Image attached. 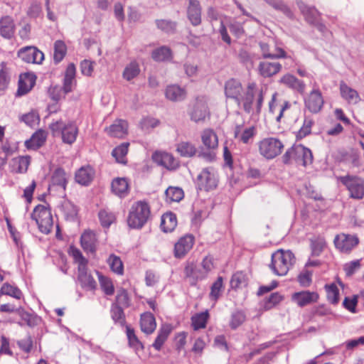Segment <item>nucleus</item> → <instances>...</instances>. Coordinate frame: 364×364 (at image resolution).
Masks as SVG:
<instances>
[{"label": "nucleus", "mask_w": 364, "mask_h": 364, "mask_svg": "<svg viewBox=\"0 0 364 364\" xmlns=\"http://www.w3.org/2000/svg\"><path fill=\"white\" fill-rule=\"evenodd\" d=\"M68 177V175L63 168H57L52 175L51 181L49 185V189L65 191Z\"/></svg>", "instance_id": "nucleus-20"}, {"label": "nucleus", "mask_w": 364, "mask_h": 364, "mask_svg": "<svg viewBox=\"0 0 364 364\" xmlns=\"http://www.w3.org/2000/svg\"><path fill=\"white\" fill-rule=\"evenodd\" d=\"M241 82L235 78H230L225 82L224 91L227 98L232 99L236 102L239 101L245 92Z\"/></svg>", "instance_id": "nucleus-15"}, {"label": "nucleus", "mask_w": 364, "mask_h": 364, "mask_svg": "<svg viewBox=\"0 0 364 364\" xmlns=\"http://www.w3.org/2000/svg\"><path fill=\"white\" fill-rule=\"evenodd\" d=\"M191 119L196 123L203 122L210 117L208 104L204 98H198L189 112Z\"/></svg>", "instance_id": "nucleus-12"}, {"label": "nucleus", "mask_w": 364, "mask_h": 364, "mask_svg": "<svg viewBox=\"0 0 364 364\" xmlns=\"http://www.w3.org/2000/svg\"><path fill=\"white\" fill-rule=\"evenodd\" d=\"M222 290L223 278L219 277L211 287L210 298L214 301H216L220 297Z\"/></svg>", "instance_id": "nucleus-59"}, {"label": "nucleus", "mask_w": 364, "mask_h": 364, "mask_svg": "<svg viewBox=\"0 0 364 364\" xmlns=\"http://www.w3.org/2000/svg\"><path fill=\"white\" fill-rule=\"evenodd\" d=\"M340 181L346 187L350 198L360 200L364 197L363 178L348 175L341 177Z\"/></svg>", "instance_id": "nucleus-11"}, {"label": "nucleus", "mask_w": 364, "mask_h": 364, "mask_svg": "<svg viewBox=\"0 0 364 364\" xmlns=\"http://www.w3.org/2000/svg\"><path fill=\"white\" fill-rule=\"evenodd\" d=\"M95 171L90 166L80 168L75 173L76 181L82 185H88L93 179Z\"/></svg>", "instance_id": "nucleus-33"}, {"label": "nucleus", "mask_w": 364, "mask_h": 364, "mask_svg": "<svg viewBox=\"0 0 364 364\" xmlns=\"http://www.w3.org/2000/svg\"><path fill=\"white\" fill-rule=\"evenodd\" d=\"M21 120L29 127H34L39 122L38 114L35 111H31L21 117Z\"/></svg>", "instance_id": "nucleus-60"}, {"label": "nucleus", "mask_w": 364, "mask_h": 364, "mask_svg": "<svg viewBox=\"0 0 364 364\" xmlns=\"http://www.w3.org/2000/svg\"><path fill=\"white\" fill-rule=\"evenodd\" d=\"M128 124L122 119H117L106 128L107 134L112 137L123 138L127 134Z\"/></svg>", "instance_id": "nucleus-29"}, {"label": "nucleus", "mask_w": 364, "mask_h": 364, "mask_svg": "<svg viewBox=\"0 0 364 364\" xmlns=\"http://www.w3.org/2000/svg\"><path fill=\"white\" fill-rule=\"evenodd\" d=\"M172 331V327L169 324H164L160 328L158 335L155 339V341L152 344V346L156 350H160L167 340L169 334Z\"/></svg>", "instance_id": "nucleus-36"}, {"label": "nucleus", "mask_w": 364, "mask_h": 364, "mask_svg": "<svg viewBox=\"0 0 364 364\" xmlns=\"http://www.w3.org/2000/svg\"><path fill=\"white\" fill-rule=\"evenodd\" d=\"M279 83L290 88L300 94H304L306 90V85L302 81L289 73L284 75L279 80Z\"/></svg>", "instance_id": "nucleus-21"}, {"label": "nucleus", "mask_w": 364, "mask_h": 364, "mask_svg": "<svg viewBox=\"0 0 364 364\" xmlns=\"http://www.w3.org/2000/svg\"><path fill=\"white\" fill-rule=\"evenodd\" d=\"M49 127L53 135L60 136L63 143L71 145L76 141L79 129L75 122H65L60 119L51 123Z\"/></svg>", "instance_id": "nucleus-5"}, {"label": "nucleus", "mask_w": 364, "mask_h": 364, "mask_svg": "<svg viewBox=\"0 0 364 364\" xmlns=\"http://www.w3.org/2000/svg\"><path fill=\"white\" fill-rule=\"evenodd\" d=\"M259 154L267 159H272L279 155L283 149V143L277 138H264L258 143Z\"/></svg>", "instance_id": "nucleus-8"}, {"label": "nucleus", "mask_w": 364, "mask_h": 364, "mask_svg": "<svg viewBox=\"0 0 364 364\" xmlns=\"http://www.w3.org/2000/svg\"><path fill=\"white\" fill-rule=\"evenodd\" d=\"M218 181V171L213 167L203 168L197 176V186L198 188L205 191L216 188Z\"/></svg>", "instance_id": "nucleus-9"}, {"label": "nucleus", "mask_w": 364, "mask_h": 364, "mask_svg": "<svg viewBox=\"0 0 364 364\" xmlns=\"http://www.w3.org/2000/svg\"><path fill=\"white\" fill-rule=\"evenodd\" d=\"M159 124V121L154 118H144L140 122L141 129L148 131L149 129L156 127Z\"/></svg>", "instance_id": "nucleus-64"}, {"label": "nucleus", "mask_w": 364, "mask_h": 364, "mask_svg": "<svg viewBox=\"0 0 364 364\" xmlns=\"http://www.w3.org/2000/svg\"><path fill=\"white\" fill-rule=\"evenodd\" d=\"M299 8L306 20L311 24L314 25L321 32L326 31V26L320 22V14L314 8L309 6L303 3L299 4Z\"/></svg>", "instance_id": "nucleus-17"}, {"label": "nucleus", "mask_w": 364, "mask_h": 364, "mask_svg": "<svg viewBox=\"0 0 364 364\" xmlns=\"http://www.w3.org/2000/svg\"><path fill=\"white\" fill-rule=\"evenodd\" d=\"M107 263L111 270L117 274L122 275L124 273V265L120 257L112 254L108 259Z\"/></svg>", "instance_id": "nucleus-44"}, {"label": "nucleus", "mask_w": 364, "mask_h": 364, "mask_svg": "<svg viewBox=\"0 0 364 364\" xmlns=\"http://www.w3.org/2000/svg\"><path fill=\"white\" fill-rule=\"evenodd\" d=\"M208 317L209 314L208 311L202 312L193 316L191 318V321L193 329L198 330L200 328H204L206 326Z\"/></svg>", "instance_id": "nucleus-47"}, {"label": "nucleus", "mask_w": 364, "mask_h": 364, "mask_svg": "<svg viewBox=\"0 0 364 364\" xmlns=\"http://www.w3.org/2000/svg\"><path fill=\"white\" fill-rule=\"evenodd\" d=\"M31 162V158L28 156H20L11 159L9 167L11 172L16 173H23L27 171Z\"/></svg>", "instance_id": "nucleus-30"}, {"label": "nucleus", "mask_w": 364, "mask_h": 364, "mask_svg": "<svg viewBox=\"0 0 364 364\" xmlns=\"http://www.w3.org/2000/svg\"><path fill=\"white\" fill-rule=\"evenodd\" d=\"M31 218L36 221L39 230L48 234L51 232L53 226V220L50 209L44 205H38L31 213Z\"/></svg>", "instance_id": "nucleus-6"}, {"label": "nucleus", "mask_w": 364, "mask_h": 364, "mask_svg": "<svg viewBox=\"0 0 364 364\" xmlns=\"http://www.w3.org/2000/svg\"><path fill=\"white\" fill-rule=\"evenodd\" d=\"M112 190L115 195L119 197L127 196L129 191V185L127 179L118 178L113 180L112 183Z\"/></svg>", "instance_id": "nucleus-39"}, {"label": "nucleus", "mask_w": 364, "mask_h": 364, "mask_svg": "<svg viewBox=\"0 0 364 364\" xmlns=\"http://www.w3.org/2000/svg\"><path fill=\"white\" fill-rule=\"evenodd\" d=\"M97 274L98 275L99 282L102 291L108 296L112 295L114 292V287L112 280L109 278L103 276L99 272H97Z\"/></svg>", "instance_id": "nucleus-48"}, {"label": "nucleus", "mask_w": 364, "mask_h": 364, "mask_svg": "<svg viewBox=\"0 0 364 364\" xmlns=\"http://www.w3.org/2000/svg\"><path fill=\"white\" fill-rule=\"evenodd\" d=\"M177 151L184 157H191L196 153V148L189 141H181L177 145Z\"/></svg>", "instance_id": "nucleus-43"}, {"label": "nucleus", "mask_w": 364, "mask_h": 364, "mask_svg": "<svg viewBox=\"0 0 364 364\" xmlns=\"http://www.w3.org/2000/svg\"><path fill=\"white\" fill-rule=\"evenodd\" d=\"M36 76L31 73H23L20 75L17 95L22 96L27 94L34 86Z\"/></svg>", "instance_id": "nucleus-25"}, {"label": "nucleus", "mask_w": 364, "mask_h": 364, "mask_svg": "<svg viewBox=\"0 0 364 364\" xmlns=\"http://www.w3.org/2000/svg\"><path fill=\"white\" fill-rule=\"evenodd\" d=\"M111 316L115 323L124 325L125 322L123 309L118 304H112L111 307Z\"/></svg>", "instance_id": "nucleus-55"}, {"label": "nucleus", "mask_w": 364, "mask_h": 364, "mask_svg": "<svg viewBox=\"0 0 364 364\" xmlns=\"http://www.w3.org/2000/svg\"><path fill=\"white\" fill-rule=\"evenodd\" d=\"M327 299L333 304H336L339 301V290L337 286L334 284L326 285L325 287Z\"/></svg>", "instance_id": "nucleus-52"}, {"label": "nucleus", "mask_w": 364, "mask_h": 364, "mask_svg": "<svg viewBox=\"0 0 364 364\" xmlns=\"http://www.w3.org/2000/svg\"><path fill=\"white\" fill-rule=\"evenodd\" d=\"M66 46L62 41H57L54 43V61L58 63L60 62L66 54Z\"/></svg>", "instance_id": "nucleus-51"}, {"label": "nucleus", "mask_w": 364, "mask_h": 364, "mask_svg": "<svg viewBox=\"0 0 364 364\" xmlns=\"http://www.w3.org/2000/svg\"><path fill=\"white\" fill-rule=\"evenodd\" d=\"M294 161L304 166L311 164L313 161L311 151L301 144L294 145Z\"/></svg>", "instance_id": "nucleus-23"}, {"label": "nucleus", "mask_w": 364, "mask_h": 364, "mask_svg": "<svg viewBox=\"0 0 364 364\" xmlns=\"http://www.w3.org/2000/svg\"><path fill=\"white\" fill-rule=\"evenodd\" d=\"M264 96L262 88H259L255 82H249L237 104L248 114H259L261 112Z\"/></svg>", "instance_id": "nucleus-1"}, {"label": "nucleus", "mask_w": 364, "mask_h": 364, "mask_svg": "<svg viewBox=\"0 0 364 364\" xmlns=\"http://www.w3.org/2000/svg\"><path fill=\"white\" fill-rule=\"evenodd\" d=\"M176 225L177 218L174 213L168 212L162 215L161 228L164 232H171L176 228Z\"/></svg>", "instance_id": "nucleus-37"}, {"label": "nucleus", "mask_w": 364, "mask_h": 364, "mask_svg": "<svg viewBox=\"0 0 364 364\" xmlns=\"http://www.w3.org/2000/svg\"><path fill=\"white\" fill-rule=\"evenodd\" d=\"M1 70H0V94L3 92L8 87L9 83V71L6 68V65L4 62L1 63Z\"/></svg>", "instance_id": "nucleus-53"}, {"label": "nucleus", "mask_w": 364, "mask_h": 364, "mask_svg": "<svg viewBox=\"0 0 364 364\" xmlns=\"http://www.w3.org/2000/svg\"><path fill=\"white\" fill-rule=\"evenodd\" d=\"M186 338L187 333L184 331L180 332L176 335V348L178 352L184 348L186 344Z\"/></svg>", "instance_id": "nucleus-63"}, {"label": "nucleus", "mask_w": 364, "mask_h": 364, "mask_svg": "<svg viewBox=\"0 0 364 364\" xmlns=\"http://www.w3.org/2000/svg\"><path fill=\"white\" fill-rule=\"evenodd\" d=\"M340 94L341 97L348 104H358L360 101L358 92L349 87L345 82L341 81L339 85Z\"/></svg>", "instance_id": "nucleus-26"}, {"label": "nucleus", "mask_w": 364, "mask_h": 364, "mask_svg": "<svg viewBox=\"0 0 364 364\" xmlns=\"http://www.w3.org/2000/svg\"><path fill=\"white\" fill-rule=\"evenodd\" d=\"M139 73L140 68L139 64L133 61L125 67L122 75L125 80L129 81L136 77Z\"/></svg>", "instance_id": "nucleus-45"}, {"label": "nucleus", "mask_w": 364, "mask_h": 364, "mask_svg": "<svg viewBox=\"0 0 364 364\" xmlns=\"http://www.w3.org/2000/svg\"><path fill=\"white\" fill-rule=\"evenodd\" d=\"M314 124V120L308 117H306L301 129L299 130L296 137L302 139L311 133V127Z\"/></svg>", "instance_id": "nucleus-57"}, {"label": "nucleus", "mask_w": 364, "mask_h": 364, "mask_svg": "<svg viewBox=\"0 0 364 364\" xmlns=\"http://www.w3.org/2000/svg\"><path fill=\"white\" fill-rule=\"evenodd\" d=\"M1 294L11 296L17 299L22 297V292L19 289L16 287L11 286L9 284H4L1 288Z\"/></svg>", "instance_id": "nucleus-56"}, {"label": "nucleus", "mask_w": 364, "mask_h": 364, "mask_svg": "<svg viewBox=\"0 0 364 364\" xmlns=\"http://www.w3.org/2000/svg\"><path fill=\"white\" fill-rule=\"evenodd\" d=\"M282 65L278 62L262 60L259 63L258 72L263 77H270L281 71Z\"/></svg>", "instance_id": "nucleus-22"}, {"label": "nucleus", "mask_w": 364, "mask_h": 364, "mask_svg": "<svg viewBox=\"0 0 364 364\" xmlns=\"http://www.w3.org/2000/svg\"><path fill=\"white\" fill-rule=\"evenodd\" d=\"M46 139V133L43 130H39L34 133L29 140L25 142L26 146L28 149H37L41 147Z\"/></svg>", "instance_id": "nucleus-38"}, {"label": "nucleus", "mask_w": 364, "mask_h": 364, "mask_svg": "<svg viewBox=\"0 0 364 364\" xmlns=\"http://www.w3.org/2000/svg\"><path fill=\"white\" fill-rule=\"evenodd\" d=\"M358 303V297L357 296H353V297H346L343 301L344 307L348 309L349 311L352 313L356 312V306Z\"/></svg>", "instance_id": "nucleus-62"}, {"label": "nucleus", "mask_w": 364, "mask_h": 364, "mask_svg": "<svg viewBox=\"0 0 364 364\" xmlns=\"http://www.w3.org/2000/svg\"><path fill=\"white\" fill-rule=\"evenodd\" d=\"M18 56L28 63L40 64L44 59L43 53L34 46H26L18 51Z\"/></svg>", "instance_id": "nucleus-16"}, {"label": "nucleus", "mask_w": 364, "mask_h": 364, "mask_svg": "<svg viewBox=\"0 0 364 364\" xmlns=\"http://www.w3.org/2000/svg\"><path fill=\"white\" fill-rule=\"evenodd\" d=\"M99 218L103 227L108 228L114 221L115 216L111 213L105 210L99 212Z\"/></svg>", "instance_id": "nucleus-58"}, {"label": "nucleus", "mask_w": 364, "mask_h": 364, "mask_svg": "<svg viewBox=\"0 0 364 364\" xmlns=\"http://www.w3.org/2000/svg\"><path fill=\"white\" fill-rule=\"evenodd\" d=\"M277 92L272 95V100L269 102V110L276 121L280 122L283 118L287 117L289 114L294 110V107L289 101L277 100Z\"/></svg>", "instance_id": "nucleus-10"}, {"label": "nucleus", "mask_w": 364, "mask_h": 364, "mask_svg": "<svg viewBox=\"0 0 364 364\" xmlns=\"http://www.w3.org/2000/svg\"><path fill=\"white\" fill-rule=\"evenodd\" d=\"M156 25L159 30L166 33H173L176 28V23L168 19H157Z\"/></svg>", "instance_id": "nucleus-50"}, {"label": "nucleus", "mask_w": 364, "mask_h": 364, "mask_svg": "<svg viewBox=\"0 0 364 364\" xmlns=\"http://www.w3.org/2000/svg\"><path fill=\"white\" fill-rule=\"evenodd\" d=\"M70 255L73 257L75 262L77 264V280L82 288L87 290H94L96 288V282L94 278L87 273V259H85L80 250L75 247H70Z\"/></svg>", "instance_id": "nucleus-2"}, {"label": "nucleus", "mask_w": 364, "mask_h": 364, "mask_svg": "<svg viewBox=\"0 0 364 364\" xmlns=\"http://www.w3.org/2000/svg\"><path fill=\"white\" fill-rule=\"evenodd\" d=\"M165 196L166 201L171 203L181 201L184 197V193L181 188L170 186L166 190Z\"/></svg>", "instance_id": "nucleus-41"}, {"label": "nucleus", "mask_w": 364, "mask_h": 364, "mask_svg": "<svg viewBox=\"0 0 364 364\" xmlns=\"http://www.w3.org/2000/svg\"><path fill=\"white\" fill-rule=\"evenodd\" d=\"M187 96V92L184 87L176 84L169 85L166 87L165 97L172 102L183 101Z\"/></svg>", "instance_id": "nucleus-24"}, {"label": "nucleus", "mask_w": 364, "mask_h": 364, "mask_svg": "<svg viewBox=\"0 0 364 364\" xmlns=\"http://www.w3.org/2000/svg\"><path fill=\"white\" fill-rule=\"evenodd\" d=\"M193 242L194 240L191 235L181 237L174 245V257L177 259L183 258L193 247Z\"/></svg>", "instance_id": "nucleus-19"}, {"label": "nucleus", "mask_w": 364, "mask_h": 364, "mask_svg": "<svg viewBox=\"0 0 364 364\" xmlns=\"http://www.w3.org/2000/svg\"><path fill=\"white\" fill-rule=\"evenodd\" d=\"M152 58L156 61H165L171 58V51L166 46H161L153 50Z\"/></svg>", "instance_id": "nucleus-46"}, {"label": "nucleus", "mask_w": 364, "mask_h": 364, "mask_svg": "<svg viewBox=\"0 0 364 364\" xmlns=\"http://www.w3.org/2000/svg\"><path fill=\"white\" fill-rule=\"evenodd\" d=\"M119 306L127 307L129 305V296L127 291L121 289L117 291L116 296V304Z\"/></svg>", "instance_id": "nucleus-61"}, {"label": "nucleus", "mask_w": 364, "mask_h": 364, "mask_svg": "<svg viewBox=\"0 0 364 364\" xmlns=\"http://www.w3.org/2000/svg\"><path fill=\"white\" fill-rule=\"evenodd\" d=\"M151 215L149 204L139 200L132 204L129 212L127 223L130 228H141L148 221Z\"/></svg>", "instance_id": "nucleus-4"}, {"label": "nucleus", "mask_w": 364, "mask_h": 364, "mask_svg": "<svg viewBox=\"0 0 364 364\" xmlns=\"http://www.w3.org/2000/svg\"><path fill=\"white\" fill-rule=\"evenodd\" d=\"M152 159L156 164L168 169H173L177 166V161L174 157L166 152L156 151L153 154Z\"/></svg>", "instance_id": "nucleus-28"}, {"label": "nucleus", "mask_w": 364, "mask_h": 364, "mask_svg": "<svg viewBox=\"0 0 364 364\" xmlns=\"http://www.w3.org/2000/svg\"><path fill=\"white\" fill-rule=\"evenodd\" d=\"M323 103L322 94L318 88L314 89L304 99L306 108L314 114H316L321 110Z\"/></svg>", "instance_id": "nucleus-14"}, {"label": "nucleus", "mask_w": 364, "mask_h": 364, "mask_svg": "<svg viewBox=\"0 0 364 364\" xmlns=\"http://www.w3.org/2000/svg\"><path fill=\"white\" fill-rule=\"evenodd\" d=\"M186 277L190 279L191 284H195L198 279H202L205 277V274L196 269V266L193 262H187L184 269Z\"/></svg>", "instance_id": "nucleus-40"}, {"label": "nucleus", "mask_w": 364, "mask_h": 364, "mask_svg": "<svg viewBox=\"0 0 364 364\" xmlns=\"http://www.w3.org/2000/svg\"><path fill=\"white\" fill-rule=\"evenodd\" d=\"M81 246L85 251L92 253L96 251L97 237L95 232L85 231L80 238Z\"/></svg>", "instance_id": "nucleus-31"}, {"label": "nucleus", "mask_w": 364, "mask_h": 364, "mask_svg": "<svg viewBox=\"0 0 364 364\" xmlns=\"http://www.w3.org/2000/svg\"><path fill=\"white\" fill-rule=\"evenodd\" d=\"M271 259L270 269L275 275L280 277L286 275L295 262L294 254L282 249L272 253Z\"/></svg>", "instance_id": "nucleus-3"}, {"label": "nucleus", "mask_w": 364, "mask_h": 364, "mask_svg": "<svg viewBox=\"0 0 364 364\" xmlns=\"http://www.w3.org/2000/svg\"><path fill=\"white\" fill-rule=\"evenodd\" d=\"M259 46L264 58L278 59L286 58L287 57L286 52L281 48H275L274 51L272 52L269 46L266 43L261 42Z\"/></svg>", "instance_id": "nucleus-34"}, {"label": "nucleus", "mask_w": 364, "mask_h": 364, "mask_svg": "<svg viewBox=\"0 0 364 364\" xmlns=\"http://www.w3.org/2000/svg\"><path fill=\"white\" fill-rule=\"evenodd\" d=\"M129 144L122 143L112 150V155L118 163L125 164L127 163L126 156L128 152Z\"/></svg>", "instance_id": "nucleus-42"}, {"label": "nucleus", "mask_w": 364, "mask_h": 364, "mask_svg": "<svg viewBox=\"0 0 364 364\" xmlns=\"http://www.w3.org/2000/svg\"><path fill=\"white\" fill-rule=\"evenodd\" d=\"M359 240L355 235L341 233L336 236L334 244L341 252L348 253L358 245Z\"/></svg>", "instance_id": "nucleus-13"}, {"label": "nucleus", "mask_w": 364, "mask_h": 364, "mask_svg": "<svg viewBox=\"0 0 364 364\" xmlns=\"http://www.w3.org/2000/svg\"><path fill=\"white\" fill-rule=\"evenodd\" d=\"M284 299V296L278 292L272 293L266 299L264 308L267 310L271 309L279 304Z\"/></svg>", "instance_id": "nucleus-54"}, {"label": "nucleus", "mask_w": 364, "mask_h": 364, "mask_svg": "<svg viewBox=\"0 0 364 364\" xmlns=\"http://www.w3.org/2000/svg\"><path fill=\"white\" fill-rule=\"evenodd\" d=\"M203 148L206 151L201 156L207 161H212L215 158V151L218 147V136L213 129L207 128L200 134Z\"/></svg>", "instance_id": "nucleus-7"}, {"label": "nucleus", "mask_w": 364, "mask_h": 364, "mask_svg": "<svg viewBox=\"0 0 364 364\" xmlns=\"http://www.w3.org/2000/svg\"><path fill=\"white\" fill-rule=\"evenodd\" d=\"M319 295L316 291H301L291 295V301L299 307H304L318 301Z\"/></svg>", "instance_id": "nucleus-18"}, {"label": "nucleus", "mask_w": 364, "mask_h": 364, "mask_svg": "<svg viewBox=\"0 0 364 364\" xmlns=\"http://www.w3.org/2000/svg\"><path fill=\"white\" fill-rule=\"evenodd\" d=\"M188 18L194 26L201 23V8L197 0H189V5L187 9Z\"/></svg>", "instance_id": "nucleus-27"}, {"label": "nucleus", "mask_w": 364, "mask_h": 364, "mask_svg": "<svg viewBox=\"0 0 364 364\" xmlns=\"http://www.w3.org/2000/svg\"><path fill=\"white\" fill-rule=\"evenodd\" d=\"M140 327L141 331L144 333H152L156 327V323L154 315L149 312H146L141 314L140 318Z\"/></svg>", "instance_id": "nucleus-32"}, {"label": "nucleus", "mask_w": 364, "mask_h": 364, "mask_svg": "<svg viewBox=\"0 0 364 364\" xmlns=\"http://www.w3.org/2000/svg\"><path fill=\"white\" fill-rule=\"evenodd\" d=\"M127 336L130 347L136 351L144 349V346L136 336L134 330L129 326H127Z\"/></svg>", "instance_id": "nucleus-49"}, {"label": "nucleus", "mask_w": 364, "mask_h": 364, "mask_svg": "<svg viewBox=\"0 0 364 364\" xmlns=\"http://www.w3.org/2000/svg\"><path fill=\"white\" fill-rule=\"evenodd\" d=\"M15 25L13 19L6 16L0 20V33L5 38H11L14 33Z\"/></svg>", "instance_id": "nucleus-35"}]
</instances>
